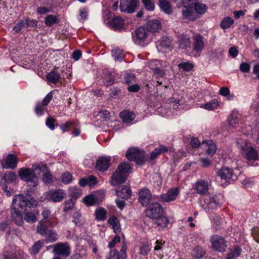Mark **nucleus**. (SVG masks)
<instances>
[{"label":"nucleus","mask_w":259,"mask_h":259,"mask_svg":"<svg viewBox=\"0 0 259 259\" xmlns=\"http://www.w3.org/2000/svg\"><path fill=\"white\" fill-rule=\"evenodd\" d=\"M120 117L124 123H130L135 118V114L132 111L129 110H124L120 112Z\"/></svg>","instance_id":"obj_25"},{"label":"nucleus","mask_w":259,"mask_h":259,"mask_svg":"<svg viewBox=\"0 0 259 259\" xmlns=\"http://www.w3.org/2000/svg\"><path fill=\"white\" fill-rule=\"evenodd\" d=\"M88 185L92 186L95 185L97 183V178L94 176H90L87 178Z\"/></svg>","instance_id":"obj_62"},{"label":"nucleus","mask_w":259,"mask_h":259,"mask_svg":"<svg viewBox=\"0 0 259 259\" xmlns=\"http://www.w3.org/2000/svg\"><path fill=\"white\" fill-rule=\"evenodd\" d=\"M35 171H38V174H41L43 182L47 184H50L52 181L53 176L46 165L42 163L33 165Z\"/></svg>","instance_id":"obj_5"},{"label":"nucleus","mask_w":259,"mask_h":259,"mask_svg":"<svg viewBox=\"0 0 259 259\" xmlns=\"http://www.w3.org/2000/svg\"><path fill=\"white\" fill-rule=\"evenodd\" d=\"M117 169L123 173L126 174L131 169V167L128 163L123 162L118 165Z\"/></svg>","instance_id":"obj_44"},{"label":"nucleus","mask_w":259,"mask_h":259,"mask_svg":"<svg viewBox=\"0 0 259 259\" xmlns=\"http://www.w3.org/2000/svg\"><path fill=\"white\" fill-rule=\"evenodd\" d=\"M154 220H155L154 224L157 225V227L159 229L164 228L167 227L169 223V220L165 216L161 215Z\"/></svg>","instance_id":"obj_30"},{"label":"nucleus","mask_w":259,"mask_h":259,"mask_svg":"<svg viewBox=\"0 0 259 259\" xmlns=\"http://www.w3.org/2000/svg\"><path fill=\"white\" fill-rule=\"evenodd\" d=\"M168 148L164 145H160L157 148H155L150 153L149 159L153 160L156 158L160 154L167 152Z\"/></svg>","instance_id":"obj_24"},{"label":"nucleus","mask_w":259,"mask_h":259,"mask_svg":"<svg viewBox=\"0 0 259 259\" xmlns=\"http://www.w3.org/2000/svg\"><path fill=\"white\" fill-rule=\"evenodd\" d=\"M142 2L147 10L151 11L154 9V4L151 0H142Z\"/></svg>","instance_id":"obj_52"},{"label":"nucleus","mask_w":259,"mask_h":259,"mask_svg":"<svg viewBox=\"0 0 259 259\" xmlns=\"http://www.w3.org/2000/svg\"><path fill=\"white\" fill-rule=\"evenodd\" d=\"M56 120L53 118H48L46 120V125L51 130H54L55 128L54 123Z\"/></svg>","instance_id":"obj_59"},{"label":"nucleus","mask_w":259,"mask_h":259,"mask_svg":"<svg viewBox=\"0 0 259 259\" xmlns=\"http://www.w3.org/2000/svg\"><path fill=\"white\" fill-rule=\"evenodd\" d=\"M111 184L112 186H116L119 184L124 183L127 179V174L123 173L119 169L116 171L111 176Z\"/></svg>","instance_id":"obj_12"},{"label":"nucleus","mask_w":259,"mask_h":259,"mask_svg":"<svg viewBox=\"0 0 259 259\" xmlns=\"http://www.w3.org/2000/svg\"><path fill=\"white\" fill-rule=\"evenodd\" d=\"M126 156L129 160L135 161L138 164H143L145 162V152L138 149H128Z\"/></svg>","instance_id":"obj_4"},{"label":"nucleus","mask_w":259,"mask_h":259,"mask_svg":"<svg viewBox=\"0 0 259 259\" xmlns=\"http://www.w3.org/2000/svg\"><path fill=\"white\" fill-rule=\"evenodd\" d=\"M3 256L4 259H17L15 254L13 252L5 251L3 253Z\"/></svg>","instance_id":"obj_64"},{"label":"nucleus","mask_w":259,"mask_h":259,"mask_svg":"<svg viewBox=\"0 0 259 259\" xmlns=\"http://www.w3.org/2000/svg\"><path fill=\"white\" fill-rule=\"evenodd\" d=\"M203 38L200 35H196L194 37V50L196 52L201 51L204 48V42Z\"/></svg>","instance_id":"obj_29"},{"label":"nucleus","mask_w":259,"mask_h":259,"mask_svg":"<svg viewBox=\"0 0 259 259\" xmlns=\"http://www.w3.org/2000/svg\"><path fill=\"white\" fill-rule=\"evenodd\" d=\"M57 22L58 18L57 16L52 14L48 15L45 20V24L48 27H51Z\"/></svg>","instance_id":"obj_41"},{"label":"nucleus","mask_w":259,"mask_h":259,"mask_svg":"<svg viewBox=\"0 0 259 259\" xmlns=\"http://www.w3.org/2000/svg\"><path fill=\"white\" fill-rule=\"evenodd\" d=\"M159 6L165 14L169 15L172 13V7L168 0H159Z\"/></svg>","instance_id":"obj_28"},{"label":"nucleus","mask_w":259,"mask_h":259,"mask_svg":"<svg viewBox=\"0 0 259 259\" xmlns=\"http://www.w3.org/2000/svg\"><path fill=\"white\" fill-rule=\"evenodd\" d=\"M205 254V250L201 246H197L192 251V255L197 258H201Z\"/></svg>","instance_id":"obj_37"},{"label":"nucleus","mask_w":259,"mask_h":259,"mask_svg":"<svg viewBox=\"0 0 259 259\" xmlns=\"http://www.w3.org/2000/svg\"><path fill=\"white\" fill-rule=\"evenodd\" d=\"M137 3V0H120V10L122 12L132 14L135 12Z\"/></svg>","instance_id":"obj_10"},{"label":"nucleus","mask_w":259,"mask_h":259,"mask_svg":"<svg viewBox=\"0 0 259 259\" xmlns=\"http://www.w3.org/2000/svg\"><path fill=\"white\" fill-rule=\"evenodd\" d=\"M252 236L254 239V240L257 242L259 243V228H253L252 230Z\"/></svg>","instance_id":"obj_63"},{"label":"nucleus","mask_w":259,"mask_h":259,"mask_svg":"<svg viewBox=\"0 0 259 259\" xmlns=\"http://www.w3.org/2000/svg\"><path fill=\"white\" fill-rule=\"evenodd\" d=\"M147 29L144 27L136 29L133 36L135 42L140 46H143L145 44L147 38Z\"/></svg>","instance_id":"obj_9"},{"label":"nucleus","mask_w":259,"mask_h":259,"mask_svg":"<svg viewBox=\"0 0 259 259\" xmlns=\"http://www.w3.org/2000/svg\"><path fill=\"white\" fill-rule=\"evenodd\" d=\"M135 78V76L133 73H127L124 77V82L127 84H130L132 82L133 80H134Z\"/></svg>","instance_id":"obj_57"},{"label":"nucleus","mask_w":259,"mask_h":259,"mask_svg":"<svg viewBox=\"0 0 259 259\" xmlns=\"http://www.w3.org/2000/svg\"><path fill=\"white\" fill-rule=\"evenodd\" d=\"M210 242L212 248L219 252L225 251L227 246L225 239L218 235H212L210 238Z\"/></svg>","instance_id":"obj_7"},{"label":"nucleus","mask_w":259,"mask_h":259,"mask_svg":"<svg viewBox=\"0 0 259 259\" xmlns=\"http://www.w3.org/2000/svg\"><path fill=\"white\" fill-rule=\"evenodd\" d=\"M146 28L149 31L156 32L161 29V25L159 21L157 20H152L147 22Z\"/></svg>","instance_id":"obj_26"},{"label":"nucleus","mask_w":259,"mask_h":259,"mask_svg":"<svg viewBox=\"0 0 259 259\" xmlns=\"http://www.w3.org/2000/svg\"><path fill=\"white\" fill-rule=\"evenodd\" d=\"M179 190L177 187L169 189L165 193L162 194L160 199L162 202H169L175 200L179 195Z\"/></svg>","instance_id":"obj_11"},{"label":"nucleus","mask_w":259,"mask_h":259,"mask_svg":"<svg viewBox=\"0 0 259 259\" xmlns=\"http://www.w3.org/2000/svg\"><path fill=\"white\" fill-rule=\"evenodd\" d=\"M36 173H38V171H35L33 167L32 169L29 168H21L18 171V175L20 179L27 182L33 183V187H35L37 185Z\"/></svg>","instance_id":"obj_3"},{"label":"nucleus","mask_w":259,"mask_h":259,"mask_svg":"<svg viewBox=\"0 0 259 259\" xmlns=\"http://www.w3.org/2000/svg\"><path fill=\"white\" fill-rule=\"evenodd\" d=\"M114 82V78L113 76L112 75V73L110 72L109 74H108L107 77H105L104 79V83L106 86H109L113 84Z\"/></svg>","instance_id":"obj_53"},{"label":"nucleus","mask_w":259,"mask_h":259,"mask_svg":"<svg viewBox=\"0 0 259 259\" xmlns=\"http://www.w3.org/2000/svg\"><path fill=\"white\" fill-rule=\"evenodd\" d=\"M163 208L161 205L157 202L151 203L146 210V215L151 219H155L163 214Z\"/></svg>","instance_id":"obj_6"},{"label":"nucleus","mask_w":259,"mask_h":259,"mask_svg":"<svg viewBox=\"0 0 259 259\" xmlns=\"http://www.w3.org/2000/svg\"><path fill=\"white\" fill-rule=\"evenodd\" d=\"M139 253L143 255H146L150 251V248L148 245L142 243L139 247Z\"/></svg>","instance_id":"obj_50"},{"label":"nucleus","mask_w":259,"mask_h":259,"mask_svg":"<svg viewBox=\"0 0 259 259\" xmlns=\"http://www.w3.org/2000/svg\"><path fill=\"white\" fill-rule=\"evenodd\" d=\"M110 160L107 157H101L96 162V168L101 171H106L109 167Z\"/></svg>","instance_id":"obj_22"},{"label":"nucleus","mask_w":259,"mask_h":259,"mask_svg":"<svg viewBox=\"0 0 259 259\" xmlns=\"http://www.w3.org/2000/svg\"><path fill=\"white\" fill-rule=\"evenodd\" d=\"M178 66L180 69H182L184 71H189L193 68L194 65L189 62H188L180 63L178 65Z\"/></svg>","instance_id":"obj_46"},{"label":"nucleus","mask_w":259,"mask_h":259,"mask_svg":"<svg viewBox=\"0 0 259 259\" xmlns=\"http://www.w3.org/2000/svg\"><path fill=\"white\" fill-rule=\"evenodd\" d=\"M74 201L72 199H70L68 200H66L64 202V207L63 208V211L64 212H67L70 210H72L74 208Z\"/></svg>","instance_id":"obj_48"},{"label":"nucleus","mask_w":259,"mask_h":259,"mask_svg":"<svg viewBox=\"0 0 259 259\" xmlns=\"http://www.w3.org/2000/svg\"><path fill=\"white\" fill-rule=\"evenodd\" d=\"M243 150L245 158L248 160L249 164L252 165L254 161L258 159V153L257 151L252 147L246 148L241 147Z\"/></svg>","instance_id":"obj_13"},{"label":"nucleus","mask_w":259,"mask_h":259,"mask_svg":"<svg viewBox=\"0 0 259 259\" xmlns=\"http://www.w3.org/2000/svg\"><path fill=\"white\" fill-rule=\"evenodd\" d=\"M116 195L121 198L127 199L132 195V191L126 186H120L115 190Z\"/></svg>","instance_id":"obj_17"},{"label":"nucleus","mask_w":259,"mask_h":259,"mask_svg":"<svg viewBox=\"0 0 259 259\" xmlns=\"http://www.w3.org/2000/svg\"><path fill=\"white\" fill-rule=\"evenodd\" d=\"M223 203V196L221 195H209L204 196L201 202V206L206 212L220 208Z\"/></svg>","instance_id":"obj_2"},{"label":"nucleus","mask_w":259,"mask_h":259,"mask_svg":"<svg viewBox=\"0 0 259 259\" xmlns=\"http://www.w3.org/2000/svg\"><path fill=\"white\" fill-rule=\"evenodd\" d=\"M208 145V148L207 149V153L209 155H212L216 152V145L214 144L212 141H209L207 142Z\"/></svg>","instance_id":"obj_47"},{"label":"nucleus","mask_w":259,"mask_h":259,"mask_svg":"<svg viewBox=\"0 0 259 259\" xmlns=\"http://www.w3.org/2000/svg\"><path fill=\"white\" fill-rule=\"evenodd\" d=\"M49 247H53V253L57 256L66 257L70 255V247L66 244L61 243H57L47 246V249L49 250Z\"/></svg>","instance_id":"obj_8"},{"label":"nucleus","mask_w":259,"mask_h":259,"mask_svg":"<svg viewBox=\"0 0 259 259\" xmlns=\"http://www.w3.org/2000/svg\"><path fill=\"white\" fill-rule=\"evenodd\" d=\"M218 175L220 176L222 179L226 180L230 179L234 180L237 178V176L233 173L232 169L227 167H223L219 170Z\"/></svg>","instance_id":"obj_15"},{"label":"nucleus","mask_w":259,"mask_h":259,"mask_svg":"<svg viewBox=\"0 0 259 259\" xmlns=\"http://www.w3.org/2000/svg\"><path fill=\"white\" fill-rule=\"evenodd\" d=\"M242 249L238 246L229 248V252L226 256V259H236L240 255Z\"/></svg>","instance_id":"obj_27"},{"label":"nucleus","mask_w":259,"mask_h":259,"mask_svg":"<svg viewBox=\"0 0 259 259\" xmlns=\"http://www.w3.org/2000/svg\"><path fill=\"white\" fill-rule=\"evenodd\" d=\"M49 223H50L44 222V221H40L36 227L37 233L41 235L45 236L49 230L47 228L46 224Z\"/></svg>","instance_id":"obj_34"},{"label":"nucleus","mask_w":259,"mask_h":259,"mask_svg":"<svg viewBox=\"0 0 259 259\" xmlns=\"http://www.w3.org/2000/svg\"><path fill=\"white\" fill-rule=\"evenodd\" d=\"M107 212L103 208L96 209L95 211L96 219L98 221H104L106 219Z\"/></svg>","instance_id":"obj_38"},{"label":"nucleus","mask_w":259,"mask_h":259,"mask_svg":"<svg viewBox=\"0 0 259 259\" xmlns=\"http://www.w3.org/2000/svg\"><path fill=\"white\" fill-rule=\"evenodd\" d=\"M193 7L192 6H184L182 10L183 17L185 19H188L189 20L194 21V19L192 18L193 14Z\"/></svg>","instance_id":"obj_31"},{"label":"nucleus","mask_w":259,"mask_h":259,"mask_svg":"<svg viewBox=\"0 0 259 259\" xmlns=\"http://www.w3.org/2000/svg\"><path fill=\"white\" fill-rule=\"evenodd\" d=\"M17 176L15 173L13 171H10L5 172L3 177V180L5 181L6 183L10 184L14 182Z\"/></svg>","instance_id":"obj_35"},{"label":"nucleus","mask_w":259,"mask_h":259,"mask_svg":"<svg viewBox=\"0 0 259 259\" xmlns=\"http://www.w3.org/2000/svg\"><path fill=\"white\" fill-rule=\"evenodd\" d=\"M53 98L52 92L48 94L42 100V105L43 106H47L51 101Z\"/></svg>","instance_id":"obj_60"},{"label":"nucleus","mask_w":259,"mask_h":259,"mask_svg":"<svg viewBox=\"0 0 259 259\" xmlns=\"http://www.w3.org/2000/svg\"><path fill=\"white\" fill-rule=\"evenodd\" d=\"M191 44L190 37L187 35H182L179 40V48L186 49L189 47Z\"/></svg>","instance_id":"obj_33"},{"label":"nucleus","mask_w":259,"mask_h":259,"mask_svg":"<svg viewBox=\"0 0 259 259\" xmlns=\"http://www.w3.org/2000/svg\"><path fill=\"white\" fill-rule=\"evenodd\" d=\"M25 220L28 223H34L37 220L36 215L33 212L27 211L23 214V222Z\"/></svg>","instance_id":"obj_32"},{"label":"nucleus","mask_w":259,"mask_h":259,"mask_svg":"<svg viewBox=\"0 0 259 259\" xmlns=\"http://www.w3.org/2000/svg\"><path fill=\"white\" fill-rule=\"evenodd\" d=\"M194 188L197 193L203 195L208 190V184L204 180H200L195 183Z\"/></svg>","instance_id":"obj_19"},{"label":"nucleus","mask_w":259,"mask_h":259,"mask_svg":"<svg viewBox=\"0 0 259 259\" xmlns=\"http://www.w3.org/2000/svg\"><path fill=\"white\" fill-rule=\"evenodd\" d=\"M57 68H54L49 72L46 75V79L48 82L55 84L58 82L61 78L60 74L57 71Z\"/></svg>","instance_id":"obj_21"},{"label":"nucleus","mask_w":259,"mask_h":259,"mask_svg":"<svg viewBox=\"0 0 259 259\" xmlns=\"http://www.w3.org/2000/svg\"><path fill=\"white\" fill-rule=\"evenodd\" d=\"M75 122L73 121H69L65 123L64 124L60 125L61 129L62 130L63 132H65L66 131H68L69 128L72 127Z\"/></svg>","instance_id":"obj_55"},{"label":"nucleus","mask_w":259,"mask_h":259,"mask_svg":"<svg viewBox=\"0 0 259 259\" xmlns=\"http://www.w3.org/2000/svg\"><path fill=\"white\" fill-rule=\"evenodd\" d=\"M65 195L63 190H50L48 192V196L50 199L53 202H60L64 198Z\"/></svg>","instance_id":"obj_18"},{"label":"nucleus","mask_w":259,"mask_h":259,"mask_svg":"<svg viewBox=\"0 0 259 259\" xmlns=\"http://www.w3.org/2000/svg\"><path fill=\"white\" fill-rule=\"evenodd\" d=\"M37 203V201L29 196L22 194L14 196L10 209L12 220L17 225L22 226L23 224V214L25 207L36 206Z\"/></svg>","instance_id":"obj_1"},{"label":"nucleus","mask_w":259,"mask_h":259,"mask_svg":"<svg viewBox=\"0 0 259 259\" xmlns=\"http://www.w3.org/2000/svg\"><path fill=\"white\" fill-rule=\"evenodd\" d=\"M218 105V101L214 100L211 102L206 103L201 107H203L207 110H211L217 107Z\"/></svg>","instance_id":"obj_51"},{"label":"nucleus","mask_w":259,"mask_h":259,"mask_svg":"<svg viewBox=\"0 0 259 259\" xmlns=\"http://www.w3.org/2000/svg\"><path fill=\"white\" fill-rule=\"evenodd\" d=\"M69 194L70 199L75 200L82 195L81 190L76 187H72L69 190Z\"/></svg>","instance_id":"obj_36"},{"label":"nucleus","mask_w":259,"mask_h":259,"mask_svg":"<svg viewBox=\"0 0 259 259\" xmlns=\"http://www.w3.org/2000/svg\"><path fill=\"white\" fill-rule=\"evenodd\" d=\"M234 22V20L230 17H225L221 21L220 26L222 28L226 29L228 28Z\"/></svg>","instance_id":"obj_39"},{"label":"nucleus","mask_w":259,"mask_h":259,"mask_svg":"<svg viewBox=\"0 0 259 259\" xmlns=\"http://www.w3.org/2000/svg\"><path fill=\"white\" fill-rule=\"evenodd\" d=\"M103 198V195H102L101 198H100L97 194H92L85 196L83 199V201L87 206H90L99 204L102 201Z\"/></svg>","instance_id":"obj_16"},{"label":"nucleus","mask_w":259,"mask_h":259,"mask_svg":"<svg viewBox=\"0 0 259 259\" xmlns=\"http://www.w3.org/2000/svg\"><path fill=\"white\" fill-rule=\"evenodd\" d=\"M43 243L40 241L35 242L32 247V251L33 254L37 253L42 247Z\"/></svg>","instance_id":"obj_54"},{"label":"nucleus","mask_w":259,"mask_h":259,"mask_svg":"<svg viewBox=\"0 0 259 259\" xmlns=\"http://www.w3.org/2000/svg\"><path fill=\"white\" fill-rule=\"evenodd\" d=\"M18 163L17 157L12 154H9L5 160V164H3V167L5 168L14 169L16 167Z\"/></svg>","instance_id":"obj_20"},{"label":"nucleus","mask_w":259,"mask_h":259,"mask_svg":"<svg viewBox=\"0 0 259 259\" xmlns=\"http://www.w3.org/2000/svg\"><path fill=\"white\" fill-rule=\"evenodd\" d=\"M239 68L241 72L248 73L250 71V65L247 63L243 62L240 65Z\"/></svg>","instance_id":"obj_56"},{"label":"nucleus","mask_w":259,"mask_h":259,"mask_svg":"<svg viewBox=\"0 0 259 259\" xmlns=\"http://www.w3.org/2000/svg\"><path fill=\"white\" fill-rule=\"evenodd\" d=\"M194 9L197 13L203 14L207 10V7L205 4L196 3L194 5Z\"/></svg>","instance_id":"obj_43"},{"label":"nucleus","mask_w":259,"mask_h":259,"mask_svg":"<svg viewBox=\"0 0 259 259\" xmlns=\"http://www.w3.org/2000/svg\"><path fill=\"white\" fill-rule=\"evenodd\" d=\"M112 55L115 61H121L124 57V55L122 53V50L119 48L113 49L112 50Z\"/></svg>","instance_id":"obj_40"},{"label":"nucleus","mask_w":259,"mask_h":259,"mask_svg":"<svg viewBox=\"0 0 259 259\" xmlns=\"http://www.w3.org/2000/svg\"><path fill=\"white\" fill-rule=\"evenodd\" d=\"M46 236L47 241L53 242L57 240V234L52 230H49L45 235Z\"/></svg>","instance_id":"obj_42"},{"label":"nucleus","mask_w":259,"mask_h":259,"mask_svg":"<svg viewBox=\"0 0 259 259\" xmlns=\"http://www.w3.org/2000/svg\"><path fill=\"white\" fill-rule=\"evenodd\" d=\"M110 25L114 30H120L123 28L124 20L120 16H115L112 19Z\"/></svg>","instance_id":"obj_23"},{"label":"nucleus","mask_w":259,"mask_h":259,"mask_svg":"<svg viewBox=\"0 0 259 259\" xmlns=\"http://www.w3.org/2000/svg\"><path fill=\"white\" fill-rule=\"evenodd\" d=\"M151 194L149 189L144 188L139 193V201L143 206H146L151 199Z\"/></svg>","instance_id":"obj_14"},{"label":"nucleus","mask_w":259,"mask_h":259,"mask_svg":"<svg viewBox=\"0 0 259 259\" xmlns=\"http://www.w3.org/2000/svg\"><path fill=\"white\" fill-rule=\"evenodd\" d=\"M107 259H119V254L116 249L111 250Z\"/></svg>","instance_id":"obj_61"},{"label":"nucleus","mask_w":259,"mask_h":259,"mask_svg":"<svg viewBox=\"0 0 259 259\" xmlns=\"http://www.w3.org/2000/svg\"><path fill=\"white\" fill-rule=\"evenodd\" d=\"M50 214V210L47 209H45V210H44L41 212V215L43 217V219L41 221H44V222L51 223L49 220L48 219Z\"/></svg>","instance_id":"obj_58"},{"label":"nucleus","mask_w":259,"mask_h":259,"mask_svg":"<svg viewBox=\"0 0 259 259\" xmlns=\"http://www.w3.org/2000/svg\"><path fill=\"white\" fill-rule=\"evenodd\" d=\"M81 213L78 211H76L73 214V221L72 222L77 226H80L82 225L80 220Z\"/></svg>","instance_id":"obj_45"},{"label":"nucleus","mask_w":259,"mask_h":259,"mask_svg":"<svg viewBox=\"0 0 259 259\" xmlns=\"http://www.w3.org/2000/svg\"><path fill=\"white\" fill-rule=\"evenodd\" d=\"M72 181V175L68 172H64L62 175V181L63 183L65 184H68L70 183Z\"/></svg>","instance_id":"obj_49"}]
</instances>
